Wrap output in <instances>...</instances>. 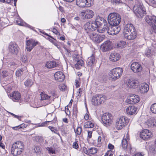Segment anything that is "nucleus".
<instances>
[{
    "label": "nucleus",
    "mask_w": 156,
    "mask_h": 156,
    "mask_svg": "<svg viewBox=\"0 0 156 156\" xmlns=\"http://www.w3.org/2000/svg\"><path fill=\"white\" fill-rule=\"evenodd\" d=\"M54 77L55 80L59 82L62 81L65 78L64 74L61 71L56 72L54 74Z\"/></svg>",
    "instance_id": "b1692460"
},
{
    "label": "nucleus",
    "mask_w": 156,
    "mask_h": 156,
    "mask_svg": "<svg viewBox=\"0 0 156 156\" xmlns=\"http://www.w3.org/2000/svg\"><path fill=\"white\" fill-rule=\"evenodd\" d=\"M105 95L101 94H96L93 96L91 100L92 104L97 105L103 103L106 99Z\"/></svg>",
    "instance_id": "39448f33"
},
{
    "label": "nucleus",
    "mask_w": 156,
    "mask_h": 156,
    "mask_svg": "<svg viewBox=\"0 0 156 156\" xmlns=\"http://www.w3.org/2000/svg\"><path fill=\"white\" fill-rule=\"evenodd\" d=\"M128 120L122 117L118 118L116 121L115 125L119 127H125L127 125Z\"/></svg>",
    "instance_id": "a211bd4d"
},
{
    "label": "nucleus",
    "mask_w": 156,
    "mask_h": 156,
    "mask_svg": "<svg viewBox=\"0 0 156 156\" xmlns=\"http://www.w3.org/2000/svg\"><path fill=\"white\" fill-rule=\"evenodd\" d=\"M112 43L109 41H105L101 45V48L103 51H106L111 49L112 48Z\"/></svg>",
    "instance_id": "dca6fc26"
},
{
    "label": "nucleus",
    "mask_w": 156,
    "mask_h": 156,
    "mask_svg": "<svg viewBox=\"0 0 156 156\" xmlns=\"http://www.w3.org/2000/svg\"><path fill=\"white\" fill-rule=\"evenodd\" d=\"M124 37L128 40H132L134 39L136 37L137 33L135 31L123 34Z\"/></svg>",
    "instance_id": "aec40b11"
},
{
    "label": "nucleus",
    "mask_w": 156,
    "mask_h": 156,
    "mask_svg": "<svg viewBox=\"0 0 156 156\" xmlns=\"http://www.w3.org/2000/svg\"><path fill=\"white\" fill-rule=\"evenodd\" d=\"M10 98L14 101L19 100L21 98L20 93L17 91H14L10 94Z\"/></svg>",
    "instance_id": "412c9836"
},
{
    "label": "nucleus",
    "mask_w": 156,
    "mask_h": 156,
    "mask_svg": "<svg viewBox=\"0 0 156 156\" xmlns=\"http://www.w3.org/2000/svg\"><path fill=\"white\" fill-rule=\"evenodd\" d=\"M146 56L149 57L151 55V49H148L145 53Z\"/></svg>",
    "instance_id": "5fc2aeb1"
},
{
    "label": "nucleus",
    "mask_w": 156,
    "mask_h": 156,
    "mask_svg": "<svg viewBox=\"0 0 156 156\" xmlns=\"http://www.w3.org/2000/svg\"><path fill=\"white\" fill-rule=\"evenodd\" d=\"M137 108L135 106H129L126 109V113L129 115H132L136 113Z\"/></svg>",
    "instance_id": "4be33fe9"
},
{
    "label": "nucleus",
    "mask_w": 156,
    "mask_h": 156,
    "mask_svg": "<svg viewBox=\"0 0 156 156\" xmlns=\"http://www.w3.org/2000/svg\"><path fill=\"white\" fill-rule=\"evenodd\" d=\"M40 95L41 97V100L42 101L49 100L51 97V96L48 95L44 93L41 92Z\"/></svg>",
    "instance_id": "f704fd0d"
},
{
    "label": "nucleus",
    "mask_w": 156,
    "mask_h": 156,
    "mask_svg": "<svg viewBox=\"0 0 156 156\" xmlns=\"http://www.w3.org/2000/svg\"><path fill=\"white\" fill-rule=\"evenodd\" d=\"M133 11L136 16L138 18H142L146 14L145 8L141 5H136L133 7Z\"/></svg>",
    "instance_id": "20e7f679"
},
{
    "label": "nucleus",
    "mask_w": 156,
    "mask_h": 156,
    "mask_svg": "<svg viewBox=\"0 0 156 156\" xmlns=\"http://www.w3.org/2000/svg\"><path fill=\"white\" fill-rule=\"evenodd\" d=\"M149 89V87L148 85L146 83L142 84L140 87V91L142 93L147 92Z\"/></svg>",
    "instance_id": "cd10ccee"
},
{
    "label": "nucleus",
    "mask_w": 156,
    "mask_h": 156,
    "mask_svg": "<svg viewBox=\"0 0 156 156\" xmlns=\"http://www.w3.org/2000/svg\"><path fill=\"white\" fill-rule=\"evenodd\" d=\"M111 1L115 5H118L122 2L120 0H112Z\"/></svg>",
    "instance_id": "6e6d98bb"
},
{
    "label": "nucleus",
    "mask_w": 156,
    "mask_h": 156,
    "mask_svg": "<svg viewBox=\"0 0 156 156\" xmlns=\"http://www.w3.org/2000/svg\"><path fill=\"white\" fill-rule=\"evenodd\" d=\"M108 149L110 150H113L114 148V146L111 144H109L108 146Z\"/></svg>",
    "instance_id": "69168bd1"
},
{
    "label": "nucleus",
    "mask_w": 156,
    "mask_h": 156,
    "mask_svg": "<svg viewBox=\"0 0 156 156\" xmlns=\"http://www.w3.org/2000/svg\"><path fill=\"white\" fill-rule=\"evenodd\" d=\"M78 142V141H76L73 143V148L76 149H78L79 148V145Z\"/></svg>",
    "instance_id": "4d7b16f0"
},
{
    "label": "nucleus",
    "mask_w": 156,
    "mask_h": 156,
    "mask_svg": "<svg viewBox=\"0 0 156 156\" xmlns=\"http://www.w3.org/2000/svg\"><path fill=\"white\" fill-rule=\"evenodd\" d=\"M21 61L24 63H27L28 62V59L26 55H23L21 57Z\"/></svg>",
    "instance_id": "603ef678"
},
{
    "label": "nucleus",
    "mask_w": 156,
    "mask_h": 156,
    "mask_svg": "<svg viewBox=\"0 0 156 156\" xmlns=\"http://www.w3.org/2000/svg\"><path fill=\"white\" fill-rule=\"evenodd\" d=\"M33 139L34 140L39 142H42L44 140L43 137L39 136H33Z\"/></svg>",
    "instance_id": "72a5a7b5"
},
{
    "label": "nucleus",
    "mask_w": 156,
    "mask_h": 156,
    "mask_svg": "<svg viewBox=\"0 0 156 156\" xmlns=\"http://www.w3.org/2000/svg\"><path fill=\"white\" fill-rule=\"evenodd\" d=\"M144 126H147L148 127L156 126V121L151 119H149L145 122Z\"/></svg>",
    "instance_id": "c756f323"
},
{
    "label": "nucleus",
    "mask_w": 156,
    "mask_h": 156,
    "mask_svg": "<svg viewBox=\"0 0 156 156\" xmlns=\"http://www.w3.org/2000/svg\"><path fill=\"white\" fill-rule=\"evenodd\" d=\"M135 31V28L131 23H128L125 26L123 30V34Z\"/></svg>",
    "instance_id": "393cba45"
},
{
    "label": "nucleus",
    "mask_w": 156,
    "mask_h": 156,
    "mask_svg": "<svg viewBox=\"0 0 156 156\" xmlns=\"http://www.w3.org/2000/svg\"><path fill=\"white\" fill-rule=\"evenodd\" d=\"M108 25L107 24H104V27L103 28L98 27V29L97 30V31L98 32L100 33H102L105 32V30L107 31V27Z\"/></svg>",
    "instance_id": "c9c22d12"
},
{
    "label": "nucleus",
    "mask_w": 156,
    "mask_h": 156,
    "mask_svg": "<svg viewBox=\"0 0 156 156\" xmlns=\"http://www.w3.org/2000/svg\"><path fill=\"white\" fill-rule=\"evenodd\" d=\"M15 65H16V64L14 62H10L8 64V66L9 67H10L11 68L12 67V66H15Z\"/></svg>",
    "instance_id": "774afa93"
},
{
    "label": "nucleus",
    "mask_w": 156,
    "mask_h": 156,
    "mask_svg": "<svg viewBox=\"0 0 156 156\" xmlns=\"http://www.w3.org/2000/svg\"><path fill=\"white\" fill-rule=\"evenodd\" d=\"M33 84V82L32 80L29 79H27L24 83L25 85L27 87H31Z\"/></svg>",
    "instance_id": "58836bf2"
},
{
    "label": "nucleus",
    "mask_w": 156,
    "mask_h": 156,
    "mask_svg": "<svg viewBox=\"0 0 156 156\" xmlns=\"http://www.w3.org/2000/svg\"><path fill=\"white\" fill-rule=\"evenodd\" d=\"M80 78L79 77L77 78L75 80V85L76 87H80Z\"/></svg>",
    "instance_id": "49530a36"
},
{
    "label": "nucleus",
    "mask_w": 156,
    "mask_h": 156,
    "mask_svg": "<svg viewBox=\"0 0 156 156\" xmlns=\"http://www.w3.org/2000/svg\"><path fill=\"white\" fill-rule=\"evenodd\" d=\"M26 49L29 51H30L38 43L37 41L34 40H30L26 41Z\"/></svg>",
    "instance_id": "4468645a"
},
{
    "label": "nucleus",
    "mask_w": 156,
    "mask_h": 156,
    "mask_svg": "<svg viewBox=\"0 0 156 156\" xmlns=\"http://www.w3.org/2000/svg\"><path fill=\"white\" fill-rule=\"evenodd\" d=\"M121 146L122 149L124 150H127L128 149H129L130 152L132 154L135 151V148L131 147L129 141H127L126 138H123L122 140Z\"/></svg>",
    "instance_id": "1a4fd4ad"
},
{
    "label": "nucleus",
    "mask_w": 156,
    "mask_h": 156,
    "mask_svg": "<svg viewBox=\"0 0 156 156\" xmlns=\"http://www.w3.org/2000/svg\"><path fill=\"white\" fill-rule=\"evenodd\" d=\"M9 113L11 114L12 116H14L15 118H17L19 120H20L21 118V116H18L17 115H16L13 114V113L11 112H9Z\"/></svg>",
    "instance_id": "680f3d73"
},
{
    "label": "nucleus",
    "mask_w": 156,
    "mask_h": 156,
    "mask_svg": "<svg viewBox=\"0 0 156 156\" xmlns=\"http://www.w3.org/2000/svg\"><path fill=\"white\" fill-rule=\"evenodd\" d=\"M47 150L49 153H51L52 154L55 153V149L52 147H48Z\"/></svg>",
    "instance_id": "09e8293b"
},
{
    "label": "nucleus",
    "mask_w": 156,
    "mask_h": 156,
    "mask_svg": "<svg viewBox=\"0 0 156 156\" xmlns=\"http://www.w3.org/2000/svg\"><path fill=\"white\" fill-rule=\"evenodd\" d=\"M145 21L151 27L153 24H156V16H154L147 15L144 18Z\"/></svg>",
    "instance_id": "f3484780"
},
{
    "label": "nucleus",
    "mask_w": 156,
    "mask_h": 156,
    "mask_svg": "<svg viewBox=\"0 0 156 156\" xmlns=\"http://www.w3.org/2000/svg\"><path fill=\"white\" fill-rule=\"evenodd\" d=\"M112 115L109 113H105L101 117L102 122L105 126H110L112 123Z\"/></svg>",
    "instance_id": "423d86ee"
},
{
    "label": "nucleus",
    "mask_w": 156,
    "mask_h": 156,
    "mask_svg": "<svg viewBox=\"0 0 156 156\" xmlns=\"http://www.w3.org/2000/svg\"><path fill=\"white\" fill-rule=\"evenodd\" d=\"M114 153L113 151L111 150L108 151L105 153L104 156H112Z\"/></svg>",
    "instance_id": "de8ad7c7"
},
{
    "label": "nucleus",
    "mask_w": 156,
    "mask_h": 156,
    "mask_svg": "<svg viewBox=\"0 0 156 156\" xmlns=\"http://www.w3.org/2000/svg\"><path fill=\"white\" fill-rule=\"evenodd\" d=\"M34 149V152L36 153H39L41 151V148L38 146H35Z\"/></svg>",
    "instance_id": "3c124183"
},
{
    "label": "nucleus",
    "mask_w": 156,
    "mask_h": 156,
    "mask_svg": "<svg viewBox=\"0 0 156 156\" xmlns=\"http://www.w3.org/2000/svg\"><path fill=\"white\" fill-rule=\"evenodd\" d=\"M107 32L110 35H114L118 34L121 30L119 26H108Z\"/></svg>",
    "instance_id": "9b49d317"
},
{
    "label": "nucleus",
    "mask_w": 156,
    "mask_h": 156,
    "mask_svg": "<svg viewBox=\"0 0 156 156\" xmlns=\"http://www.w3.org/2000/svg\"><path fill=\"white\" fill-rule=\"evenodd\" d=\"M120 55L119 54L116 52H112L109 56V59L110 61L115 62L118 60L120 58Z\"/></svg>",
    "instance_id": "a878e982"
},
{
    "label": "nucleus",
    "mask_w": 156,
    "mask_h": 156,
    "mask_svg": "<svg viewBox=\"0 0 156 156\" xmlns=\"http://www.w3.org/2000/svg\"><path fill=\"white\" fill-rule=\"evenodd\" d=\"M147 3L149 4H156V0H149Z\"/></svg>",
    "instance_id": "bf43d9fd"
},
{
    "label": "nucleus",
    "mask_w": 156,
    "mask_h": 156,
    "mask_svg": "<svg viewBox=\"0 0 156 156\" xmlns=\"http://www.w3.org/2000/svg\"><path fill=\"white\" fill-rule=\"evenodd\" d=\"M65 49L66 51V55L69 56H71V54L70 53V51L69 50H68V49H67L66 48H65Z\"/></svg>",
    "instance_id": "0e129e2a"
},
{
    "label": "nucleus",
    "mask_w": 156,
    "mask_h": 156,
    "mask_svg": "<svg viewBox=\"0 0 156 156\" xmlns=\"http://www.w3.org/2000/svg\"><path fill=\"white\" fill-rule=\"evenodd\" d=\"M122 73V69L119 67L115 68L112 69L109 73V80L112 81H115L121 76Z\"/></svg>",
    "instance_id": "7ed1b4c3"
},
{
    "label": "nucleus",
    "mask_w": 156,
    "mask_h": 156,
    "mask_svg": "<svg viewBox=\"0 0 156 156\" xmlns=\"http://www.w3.org/2000/svg\"><path fill=\"white\" fill-rule=\"evenodd\" d=\"M49 129L52 132L56 134H59V128L58 127L57 128V127H49Z\"/></svg>",
    "instance_id": "c03bdc74"
},
{
    "label": "nucleus",
    "mask_w": 156,
    "mask_h": 156,
    "mask_svg": "<svg viewBox=\"0 0 156 156\" xmlns=\"http://www.w3.org/2000/svg\"><path fill=\"white\" fill-rule=\"evenodd\" d=\"M90 32L87 33L89 34L90 39L94 42L100 43L103 40L104 37L103 36L94 32Z\"/></svg>",
    "instance_id": "0eeeda50"
},
{
    "label": "nucleus",
    "mask_w": 156,
    "mask_h": 156,
    "mask_svg": "<svg viewBox=\"0 0 156 156\" xmlns=\"http://www.w3.org/2000/svg\"><path fill=\"white\" fill-rule=\"evenodd\" d=\"M146 148L147 151H149L151 153L154 152L155 150V148L153 146H151V145L146 146Z\"/></svg>",
    "instance_id": "ea45409f"
},
{
    "label": "nucleus",
    "mask_w": 156,
    "mask_h": 156,
    "mask_svg": "<svg viewBox=\"0 0 156 156\" xmlns=\"http://www.w3.org/2000/svg\"><path fill=\"white\" fill-rule=\"evenodd\" d=\"M58 65L54 61H50L47 62L45 64V66L49 69L54 68L57 66Z\"/></svg>",
    "instance_id": "7c9ffc66"
},
{
    "label": "nucleus",
    "mask_w": 156,
    "mask_h": 156,
    "mask_svg": "<svg viewBox=\"0 0 156 156\" xmlns=\"http://www.w3.org/2000/svg\"><path fill=\"white\" fill-rule=\"evenodd\" d=\"M81 127H77L76 131L75 133L77 134L78 135H80L82 132Z\"/></svg>",
    "instance_id": "864d4df0"
},
{
    "label": "nucleus",
    "mask_w": 156,
    "mask_h": 156,
    "mask_svg": "<svg viewBox=\"0 0 156 156\" xmlns=\"http://www.w3.org/2000/svg\"><path fill=\"white\" fill-rule=\"evenodd\" d=\"M20 20V21H19V20H18L16 21V23H17V24L19 25H21V26L23 25V22H22V20Z\"/></svg>",
    "instance_id": "e2e57ef3"
},
{
    "label": "nucleus",
    "mask_w": 156,
    "mask_h": 156,
    "mask_svg": "<svg viewBox=\"0 0 156 156\" xmlns=\"http://www.w3.org/2000/svg\"><path fill=\"white\" fill-rule=\"evenodd\" d=\"M126 84L129 88H134L138 85L139 82L137 80L132 79L128 80Z\"/></svg>",
    "instance_id": "5701e85b"
},
{
    "label": "nucleus",
    "mask_w": 156,
    "mask_h": 156,
    "mask_svg": "<svg viewBox=\"0 0 156 156\" xmlns=\"http://www.w3.org/2000/svg\"><path fill=\"white\" fill-rule=\"evenodd\" d=\"M103 23L107 24L106 21L103 17L97 16L95 21H91L86 23L83 27L85 32L88 33L89 32L93 31L99 27Z\"/></svg>",
    "instance_id": "f257e3e1"
},
{
    "label": "nucleus",
    "mask_w": 156,
    "mask_h": 156,
    "mask_svg": "<svg viewBox=\"0 0 156 156\" xmlns=\"http://www.w3.org/2000/svg\"><path fill=\"white\" fill-rule=\"evenodd\" d=\"M89 154H95L98 151V150L95 147H91L88 149Z\"/></svg>",
    "instance_id": "e433bc0d"
},
{
    "label": "nucleus",
    "mask_w": 156,
    "mask_h": 156,
    "mask_svg": "<svg viewBox=\"0 0 156 156\" xmlns=\"http://www.w3.org/2000/svg\"><path fill=\"white\" fill-rule=\"evenodd\" d=\"M150 109L152 113L156 114V103L153 104L151 106Z\"/></svg>",
    "instance_id": "a19ab883"
},
{
    "label": "nucleus",
    "mask_w": 156,
    "mask_h": 156,
    "mask_svg": "<svg viewBox=\"0 0 156 156\" xmlns=\"http://www.w3.org/2000/svg\"><path fill=\"white\" fill-rule=\"evenodd\" d=\"M121 17L118 13H111L108 16V22L111 26H118L120 23Z\"/></svg>",
    "instance_id": "f03ea898"
},
{
    "label": "nucleus",
    "mask_w": 156,
    "mask_h": 156,
    "mask_svg": "<svg viewBox=\"0 0 156 156\" xmlns=\"http://www.w3.org/2000/svg\"><path fill=\"white\" fill-rule=\"evenodd\" d=\"M43 34L47 36L48 37L47 38V39L48 40L50 41L53 44H55V41L56 40L52 36L48 35L46 33H43Z\"/></svg>",
    "instance_id": "4c0bfd02"
},
{
    "label": "nucleus",
    "mask_w": 156,
    "mask_h": 156,
    "mask_svg": "<svg viewBox=\"0 0 156 156\" xmlns=\"http://www.w3.org/2000/svg\"><path fill=\"white\" fill-rule=\"evenodd\" d=\"M131 69L134 73H138L141 71L142 67L138 62H134L131 64Z\"/></svg>",
    "instance_id": "2eb2a0df"
},
{
    "label": "nucleus",
    "mask_w": 156,
    "mask_h": 156,
    "mask_svg": "<svg viewBox=\"0 0 156 156\" xmlns=\"http://www.w3.org/2000/svg\"><path fill=\"white\" fill-rule=\"evenodd\" d=\"M151 132L148 129H144L140 133V137L143 140H147L149 138L151 135Z\"/></svg>",
    "instance_id": "6ab92c4d"
},
{
    "label": "nucleus",
    "mask_w": 156,
    "mask_h": 156,
    "mask_svg": "<svg viewBox=\"0 0 156 156\" xmlns=\"http://www.w3.org/2000/svg\"><path fill=\"white\" fill-rule=\"evenodd\" d=\"M24 70L23 69H20L16 71V76L18 77L21 76L22 75L23 73Z\"/></svg>",
    "instance_id": "a18cd8bd"
},
{
    "label": "nucleus",
    "mask_w": 156,
    "mask_h": 156,
    "mask_svg": "<svg viewBox=\"0 0 156 156\" xmlns=\"http://www.w3.org/2000/svg\"><path fill=\"white\" fill-rule=\"evenodd\" d=\"M92 132L91 131H88V137L90 139V138L92 137Z\"/></svg>",
    "instance_id": "338daca9"
},
{
    "label": "nucleus",
    "mask_w": 156,
    "mask_h": 156,
    "mask_svg": "<svg viewBox=\"0 0 156 156\" xmlns=\"http://www.w3.org/2000/svg\"><path fill=\"white\" fill-rule=\"evenodd\" d=\"M19 47L14 42H11L9 44L8 50L9 53L12 54L16 55L19 51Z\"/></svg>",
    "instance_id": "f8f14e48"
},
{
    "label": "nucleus",
    "mask_w": 156,
    "mask_h": 156,
    "mask_svg": "<svg viewBox=\"0 0 156 156\" xmlns=\"http://www.w3.org/2000/svg\"><path fill=\"white\" fill-rule=\"evenodd\" d=\"M84 65V62L82 60H79L77 61V63L75 65V67L76 69H80Z\"/></svg>",
    "instance_id": "473e14b6"
},
{
    "label": "nucleus",
    "mask_w": 156,
    "mask_h": 156,
    "mask_svg": "<svg viewBox=\"0 0 156 156\" xmlns=\"http://www.w3.org/2000/svg\"><path fill=\"white\" fill-rule=\"evenodd\" d=\"M52 32L56 34V35H60V34L59 32L55 28H53L52 29Z\"/></svg>",
    "instance_id": "13d9d810"
},
{
    "label": "nucleus",
    "mask_w": 156,
    "mask_h": 156,
    "mask_svg": "<svg viewBox=\"0 0 156 156\" xmlns=\"http://www.w3.org/2000/svg\"><path fill=\"white\" fill-rule=\"evenodd\" d=\"M94 0H76V5L80 7H90L93 5Z\"/></svg>",
    "instance_id": "6e6552de"
},
{
    "label": "nucleus",
    "mask_w": 156,
    "mask_h": 156,
    "mask_svg": "<svg viewBox=\"0 0 156 156\" xmlns=\"http://www.w3.org/2000/svg\"><path fill=\"white\" fill-rule=\"evenodd\" d=\"M80 16L84 20L89 19L92 18L94 15V12L90 9H87L81 12Z\"/></svg>",
    "instance_id": "9d476101"
},
{
    "label": "nucleus",
    "mask_w": 156,
    "mask_h": 156,
    "mask_svg": "<svg viewBox=\"0 0 156 156\" xmlns=\"http://www.w3.org/2000/svg\"><path fill=\"white\" fill-rule=\"evenodd\" d=\"M78 113L77 106L75 105L73 107V113L74 115H76Z\"/></svg>",
    "instance_id": "8fccbe9b"
},
{
    "label": "nucleus",
    "mask_w": 156,
    "mask_h": 156,
    "mask_svg": "<svg viewBox=\"0 0 156 156\" xmlns=\"http://www.w3.org/2000/svg\"><path fill=\"white\" fill-rule=\"evenodd\" d=\"M95 61V57L93 55H92L89 57L87 59L86 62L87 64V66L91 67L93 66Z\"/></svg>",
    "instance_id": "c85d7f7f"
},
{
    "label": "nucleus",
    "mask_w": 156,
    "mask_h": 156,
    "mask_svg": "<svg viewBox=\"0 0 156 156\" xmlns=\"http://www.w3.org/2000/svg\"><path fill=\"white\" fill-rule=\"evenodd\" d=\"M95 126L94 123L91 121H87L86 122L84 125V127H94Z\"/></svg>",
    "instance_id": "79ce46f5"
},
{
    "label": "nucleus",
    "mask_w": 156,
    "mask_h": 156,
    "mask_svg": "<svg viewBox=\"0 0 156 156\" xmlns=\"http://www.w3.org/2000/svg\"><path fill=\"white\" fill-rule=\"evenodd\" d=\"M126 45V42L125 41H120L117 44V46L121 48H124Z\"/></svg>",
    "instance_id": "37998d69"
},
{
    "label": "nucleus",
    "mask_w": 156,
    "mask_h": 156,
    "mask_svg": "<svg viewBox=\"0 0 156 156\" xmlns=\"http://www.w3.org/2000/svg\"><path fill=\"white\" fill-rule=\"evenodd\" d=\"M151 27L152 31L156 34V24H153Z\"/></svg>",
    "instance_id": "052dcab7"
},
{
    "label": "nucleus",
    "mask_w": 156,
    "mask_h": 156,
    "mask_svg": "<svg viewBox=\"0 0 156 156\" xmlns=\"http://www.w3.org/2000/svg\"><path fill=\"white\" fill-rule=\"evenodd\" d=\"M22 151L12 145L11 149L12 154L14 156H17L21 154Z\"/></svg>",
    "instance_id": "bb28decb"
},
{
    "label": "nucleus",
    "mask_w": 156,
    "mask_h": 156,
    "mask_svg": "<svg viewBox=\"0 0 156 156\" xmlns=\"http://www.w3.org/2000/svg\"><path fill=\"white\" fill-rule=\"evenodd\" d=\"M15 147L18 148L22 151L24 148V144L22 142L20 141H18L14 143L13 145Z\"/></svg>",
    "instance_id": "2f4dec72"
},
{
    "label": "nucleus",
    "mask_w": 156,
    "mask_h": 156,
    "mask_svg": "<svg viewBox=\"0 0 156 156\" xmlns=\"http://www.w3.org/2000/svg\"><path fill=\"white\" fill-rule=\"evenodd\" d=\"M140 100V97L138 95L133 94L128 97L126 101L129 104H133L138 103Z\"/></svg>",
    "instance_id": "ddd939ff"
}]
</instances>
